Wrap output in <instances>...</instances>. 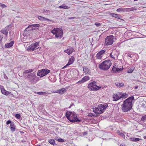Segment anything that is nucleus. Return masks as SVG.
Here are the masks:
<instances>
[{
  "instance_id": "obj_1",
  "label": "nucleus",
  "mask_w": 146,
  "mask_h": 146,
  "mask_svg": "<svg viewBox=\"0 0 146 146\" xmlns=\"http://www.w3.org/2000/svg\"><path fill=\"white\" fill-rule=\"evenodd\" d=\"M134 100L133 96L130 97L126 99L121 105V109L124 112L129 111L132 108L133 102Z\"/></svg>"
},
{
  "instance_id": "obj_2",
  "label": "nucleus",
  "mask_w": 146,
  "mask_h": 146,
  "mask_svg": "<svg viewBox=\"0 0 146 146\" xmlns=\"http://www.w3.org/2000/svg\"><path fill=\"white\" fill-rule=\"evenodd\" d=\"M108 105L106 103H104L98 105L97 106H94L93 107V111L97 114H100L103 113Z\"/></svg>"
},
{
  "instance_id": "obj_3",
  "label": "nucleus",
  "mask_w": 146,
  "mask_h": 146,
  "mask_svg": "<svg viewBox=\"0 0 146 146\" xmlns=\"http://www.w3.org/2000/svg\"><path fill=\"white\" fill-rule=\"evenodd\" d=\"M66 115L67 118L72 122H79L80 121L77 117V115L75 112L68 111L66 113Z\"/></svg>"
},
{
  "instance_id": "obj_4",
  "label": "nucleus",
  "mask_w": 146,
  "mask_h": 146,
  "mask_svg": "<svg viewBox=\"0 0 146 146\" xmlns=\"http://www.w3.org/2000/svg\"><path fill=\"white\" fill-rule=\"evenodd\" d=\"M51 33L55 35V37L57 38H61L63 35V31L60 28H55L51 31Z\"/></svg>"
},
{
  "instance_id": "obj_5",
  "label": "nucleus",
  "mask_w": 146,
  "mask_h": 146,
  "mask_svg": "<svg viewBox=\"0 0 146 146\" xmlns=\"http://www.w3.org/2000/svg\"><path fill=\"white\" fill-rule=\"evenodd\" d=\"M128 94L122 92H117L113 95V100L114 101H117L121 98L124 99L128 96Z\"/></svg>"
},
{
  "instance_id": "obj_6",
  "label": "nucleus",
  "mask_w": 146,
  "mask_h": 146,
  "mask_svg": "<svg viewBox=\"0 0 146 146\" xmlns=\"http://www.w3.org/2000/svg\"><path fill=\"white\" fill-rule=\"evenodd\" d=\"M111 65V61L109 60H106L99 65V68L104 70H108Z\"/></svg>"
},
{
  "instance_id": "obj_7",
  "label": "nucleus",
  "mask_w": 146,
  "mask_h": 146,
  "mask_svg": "<svg viewBox=\"0 0 146 146\" xmlns=\"http://www.w3.org/2000/svg\"><path fill=\"white\" fill-rule=\"evenodd\" d=\"M27 77L29 82L31 83H35L39 80V78L37 77L34 73L29 74Z\"/></svg>"
},
{
  "instance_id": "obj_8",
  "label": "nucleus",
  "mask_w": 146,
  "mask_h": 146,
  "mask_svg": "<svg viewBox=\"0 0 146 146\" xmlns=\"http://www.w3.org/2000/svg\"><path fill=\"white\" fill-rule=\"evenodd\" d=\"M114 36L112 35H110L107 36L105 39L104 44L105 46H109L112 45L114 42Z\"/></svg>"
},
{
  "instance_id": "obj_9",
  "label": "nucleus",
  "mask_w": 146,
  "mask_h": 146,
  "mask_svg": "<svg viewBox=\"0 0 146 146\" xmlns=\"http://www.w3.org/2000/svg\"><path fill=\"white\" fill-rule=\"evenodd\" d=\"M50 72V71L49 70L43 69L38 71L37 75L40 77H42Z\"/></svg>"
},
{
  "instance_id": "obj_10",
  "label": "nucleus",
  "mask_w": 146,
  "mask_h": 146,
  "mask_svg": "<svg viewBox=\"0 0 146 146\" xmlns=\"http://www.w3.org/2000/svg\"><path fill=\"white\" fill-rule=\"evenodd\" d=\"M11 25H8L5 28L1 30V32L3 34L7 36L8 34V31L11 29Z\"/></svg>"
},
{
  "instance_id": "obj_11",
  "label": "nucleus",
  "mask_w": 146,
  "mask_h": 146,
  "mask_svg": "<svg viewBox=\"0 0 146 146\" xmlns=\"http://www.w3.org/2000/svg\"><path fill=\"white\" fill-rule=\"evenodd\" d=\"M40 26L39 24H33L31 25L28 26V27H27L25 30V31L33 30L34 29L33 27H38Z\"/></svg>"
},
{
  "instance_id": "obj_12",
  "label": "nucleus",
  "mask_w": 146,
  "mask_h": 146,
  "mask_svg": "<svg viewBox=\"0 0 146 146\" xmlns=\"http://www.w3.org/2000/svg\"><path fill=\"white\" fill-rule=\"evenodd\" d=\"M105 51L104 50H102L98 52L96 54V58L99 59H102L103 55Z\"/></svg>"
},
{
  "instance_id": "obj_13",
  "label": "nucleus",
  "mask_w": 146,
  "mask_h": 146,
  "mask_svg": "<svg viewBox=\"0 0 146 146\" xmlns=\"http://www.w3.org/2000/svg\"><path fill=\"white\" fill-rule=\"evenodd\" d=\"M89 79L90 78L89 76H86L82 78L81 80H80L76 84H81L86 81H88Z\"/></svg>"
},
{
  "instance_id": "obj_14",
  "label": "nucleus",
  "mask_w": 146,
  "mask_h": 146,
  "mask_svg": "<svg viewBox=\"0 0 146 146\" xmlns=\"http://www.w3.org/2000/svg\"><path fill=\"white\" fill-rule=\"evenodd\" d=\"M95 83V81H93L90 83L88 85V88L92 90L95 91V90H96L95 89V87H94Z\"/></svg>"
},
{
  "instance_id": "obj_15",
  "label": "nucleus",
  "mask_w": 146,
  "mask_h": 146,
  "mask_svg": "<svg viewBox=\"0 0 146 146\" xmlns=\"http://www.w3.org/2000/svg\"><path fill=\"white\" fill-rule=\"evenodd\" d=\"M74 51V49L73 48L71 47L65 50L64 52L67 53L68 55H70Z\"/></svg>"
},
{
  "instance_id": "obj_16",
  "label": "nucleus",
  "mask_w": 146,
  "mask_h": 146,
  "mask_svg": "<svg viewBox=\"0 0 146 146\" xmlns=\"http://www.w3.org/2000/svg\"><path fill=\"white\" fill-rule=\"evenodd\" d=\"M66 91V89L64 88H62L56 91L53 92L55 93H56L61 94H63L64 92Z\"/></svg>"
},
{
  "instance_id": "obj_17",
  "label": "nucleus",
  "mask_w": 146,
  "mask_h": 146,
  "mask_svg": "<svg viewBox=\"0 0 146 146\" xmlns=\"http://www.w3.org/2000/svg\"><path fill=\"white\" fill-rule=\"evenodd\" d=\"M128 10L130 11H132V8H127V9H123L122 8H119L117 9L116 10L117 11L119 12H125V11H127Z\"/></svg>"
},
{
  "instance_id": "obj_18",
  "label": "nucleus",
  "mask_w": 146,
  "mask_h": 146,
  "mask_svg": "<svg viewBox=\"0 0 146 146\" xmlns=\"http://www.w3.org/2000/svg\"><path fill=\"white\" fill-rule=\"evenodd\" d=\"M83 70L84 73L86 74H89L91 73L90 69L86 66L83 67Z\"/></svg>"
},
{
  "instance_id": "obj_19",
  "label": "nucleus",
  "mask_w": 146,
  "mask_h": 146,
  "mask_svg": "<svg viewBox=\"0 0 146 146\" xmlns=\"http://www.w3.org/2000/svg\"><path fill=\"white\" fill-rule=\"evenodd\" d=\"M38 18L40 20V21H52L50 20L49 19H47L46 18H45L44 17L41 16H38Z\"/></svg>"
},
{
  "instance_id": "obj_20",
  "label": "nucleus",
  "mask_w": 146,
  "mask_h": 146,
  "mask_svg": "<svg viewBox=\"0 0 146 146\" xmlns=\"http://www.w3.org/2000/svg\"><path fill=\"white\" fill-rule=\"evenodd\" d=\"M74 58L73 56L71 57L69 59L68 62L67 64V66H69L73 64L74 62Z\"/></svg>"
},
{
  "instance_id": "obj_21",
  "label": "nucleus",
  "mask_w": 146,
  "mask_h": 146,
  "mask_svg": "<svg viewBox=\"0 0 146 146\" xmlns=\"http://www.w3.org/2000/svg\"><path fill=\"white\" fill-rule=\"evenodd\" d=\"M35 49H36V48H35V45L33 44H32L29 46L27 48V50L28 51L31 50H33Z\"/></svg>"
},
{
  "instance_id": "obj_22",
  "label": "nucleus",
  "mask_w": 146,
  "mask_h": 146,
  "mask_svg": "<svg viewBox=\"0 0 146 146\" xmlns=\"http://www.w3.org/2000/svg\"><path fill=\"white\" fill-rule=\"evenodd\" d=\"M110 15L113 17H115L119 19H120L121 17V15L117 14L110 13Z\"/></svg>"
},
{
  "instance_id": "obj_23",
  "label": "nucleus",
  "mask_w": 146,
  "mask_h": 146,
  "mask_svg": "<svg viewBox=\"0 0 146 146\" xmlns=\"http://www.w3.org/2000/svg\"><path fill=\"white\" fill-rule=\"evenodd\" d=\"M94 87H95V89L96 90H99L102 88L101 86L99 85V84L96 81H95Z\"/></svg>"
},
{
  "instance_id": "obj_24",
  "label": "nucleus",
  "mask_w": 146,
  "mask_h": 146,
  "mask_svg": "<svg viewBox=\"0 0 146 146\" xmlns=\"http://www.w3.org/2000/svg\"><path fill=\"white\" fill-rule=\"evenodd\" d=\"M14 43V41H12L10 43H7L5 45V47L6 48H9L12 46Z\"/></svg>"
},
{
  "instance_id": "obj_25",
  "label": "nucleus",
  "mask_w": 146,
  "mask_h": 146,
  "mask_svg": "<svg viewBox=\"0 0 146 146\" xmlns=\"http://www.w3.org/2000/svg\"><path fill=\"white\" fill-rule=\"evenodd\" d=\"M1 91L2 93L5 95H8L9 94H11V93L10 92H8L6 91L4 89H2L1 90Z\"/></svg>"
},
{
  "instance_id": "obj_26",
  "label": "nucleus",
  "mask_w": 146,
  "mask_h": 146,
  "mask_svg": "<svg viewBox=\"0 0 146 146\" xmlns=\"http://www.w3.org/2000/svg\"><path fill=\"white\" fill-rule=\"evenodd\" d=\"M117 67H119V66H117L116 64H115L113 66V68L112 69L111 71L113 73H116V70H117Z\"/></svg>"
},
{
  "instance_id": "obj_27",
  "label": "nucleus",
  "mask_w": 146,
  "mask_h": 146,
  "mask_svg": "<svg viewBox=\"0 0 146 146\" xmlns=\"http://www.w3.org/2000/svg\"><path fill=\"white\" fill-rule=\"evenodd\" d=\"M117 133L118 134V135L122 137L123 138H125V134H126V133H125V132H123V133H121V132L119 131H117Z\"/></svg>"
},
{
  "instance_id": "obj_28",
  "label": "nucleus",
  "mask_w": 146,
  "mask_h": 146,
  "mask_svg": "<svg viewBox=\"0 0 146 146\" xmlns=\"http://www.w3.org/2000/svg\"><path fill=\"white\" fill-rule=\"evenodd\" d=\"M129 140L132 141L137 142L141 139L139 138H136L134 137H131L130 138Z\"/></svg>"
},
{
  "instance_id": "obj_29",
  "label": "nucleus",
  "mask_w": 146,
  "mask_h": 146,
  "mask_svg": "<svg viewBox=\"0 0 146 146\" xmlns=\"http://www.w3.org/2000/svg\"><path fill=\"white\" fill-rule=\"evenodd\" d=\"M36 93L38 94L39 95L43 96L47 95L48 94V93L47 91L38 92Z\"/></svg>"
},
{
  "instance_id": "obj_30",
  "label": "nucleus",
  "mask_w": 146,
  "mask_h": 146,
  "mask_svg": "<svg viewBox=\"0 0 146 146\" xmlns=\"http://www.w3.org/2000/svg\"><path fill=\"white\" fill-rule=\"evenodd\" d=\"M10 128L11 130L12 131L14 132L15 131L16 129L15 126L13 123H12L11 124Z\"/></svg>"
},
{
  "instance_id": "obj_31",
  "label": "nucleus",
  "mask_w": 146,
  "mask_h": 146,
  "mask_svg": "<svg viewBox=\"0 0 146 146\" xmlns=\"http://www.w3.org/2000/svg\"><path fill=\"white\" fill-rule=\"evenodd\" d=\"M115 85L118 87L119 88L123 86L124 85L123 83H120L118 82H117L115 83Z\"/></svg>"
},
{
  "instance_id": "obj_32",
  "label": "nucleus",
  "mask_w": 146,
  "mask_h": 146,
  "mask_svg": "<svg viewBox=\"0 0 146 146\" xmlns=\"http://www.w3.org/2000/svg\"><path fill=\"white\" fill-rule=\"evenodd\" d=\"M34 71V70L32 69H29L28 70H25L23 72V74H27L33 72Z\"/></svg>"
},
{
  "instance_id": "obj_33",
  "label": "nucleus",
  "mask_w": 146,
  "mask_h": 146,
  "mask_svg": "<svg viewBox=\"0 0 146 146\" xmlns=\"http://www.w3.org/2000/svg\"><path fill=\"white\" fill-rule=\"evenodd\" d=\"M43 13L45 15H48L50 13V12L49 10L43 9L42 11Z\"/></svg>"
},
{
  "instance_id": "obj_34",
  "label": "nucleus",
  "mask_w": 146,
  "mask_h": 146,
  "mask_svg": "<svg viewBox=\"0 0 146 146\" xmlns=\"http://www.w3.org/2000/svg\"><path fill=\"white\" fill-rule=\"evenodd\" d=\"M59 8H62L64 9H66L69 8V7H68V6L66 5H61L59 6L58 7Z\"/></svg>"
},
{
  "instance_id": "obj_35",
  "label": "nucleus",
  "mask_w": 146,
  "mask_h": 146,
  "mask_svg": "<svg viewBox=\"0 0 146 146\" xmlns=\"http://www.w3.org/2000/svg\"><path fill=\"white\" fill-rule=\"evenodd\" d=\"M48 141L50 144L52 145H54L55 144V141L53 139H50Z\"/></svg>"
},
{
  "instance_id": "obj_36",
  "label": "nucleus",
  "mask_w": 146,
  "mask_h": 146,
  "mask_svg": "<svg viewBox=\"0 0 146 146\" xmlns=\"http://www.w3.org/2000/svg\"><path fill=\"white\" fill-rule=\"evenodd\" d=\"M134 69L135 68L134 67H132L130 69L128 70L127 71V72L128 73H131L133 71V70H134Z\"/></svg>"
},
{
  "instance_id": "obj_37",
  "label": "nucleus",
  "mask_w": 146,
  "mask_h": 146,
  "mask_svg": "<svg viewBox=\"0 0 146 146\" xmlns=\"http://www.w3.org/2000/svg\"><path fill=\"white\" fill-rule=\"evenodd\" d=\"M39 42H36L33 44H34L35 47V48L37 49V48H36L39 45Z\"/></svg>"
},
{
  "instance_id": "obj_38",
  "label": "nucleus",
  "mask_w": 146,
  "mask_h": 146,
  "mask_svg": "<svg viewBox=\"0 0 146 146\" xmlns=\"http://www.w3.org/2000/svg\"><path fill=\"white\" fill-rule=\"evenodd\" d=\"M0 7L3 8L6 7L7 6L5 4L0 3Z\"/></svg>"
},
{
  "instance_id": "obj_39",
  "label": "nucleus",
  "mask_w": 146,
  "mask_h": 146,
  "mask_svg": "<svg viewBox=\"0 0 146 146\" xmlns=\"http://www.w3.org/2000/svg\"><path fill=\"white\" fill-rule=\"evenodd\" d=\"M146 120V115L142 117L141 119V120L142 121H144Z\"/></svg>"
},
{
  "instance_id": "obj_40",
  "label": "nucleus",
  "mask_w": 146,
  "mask_h": 146,
  "mask_svg": "<svg viewBox=\"0 0 146 146\" xmlns=\"http://www.w3.org/2000/svg\"><path fill=\"white\" fill-rule=\"evenodd\" d=\"M15 116L17 118L19 119H20L21 117V116L18 113L16 114Z\"/></svg>"
},
{
  "instance_id": "obj_41",
  "label": "nucleus",
  "mask_w": 146,
  "mask_h": 146,
  "mask_svg": "<svg viewBox=\"0 0 146 146\" xmlns=\"http://www.w3.org/2000/svg\"><path fill=\"white\" fill-rule=\"evenodd\" d=\"M57 141L59 142H64V140L63 139H61V138H60L57 140Z\"/></svg>"
},
{
  "instance_id": "obj_42",
  "label": "nucleus",
  "mask_w": 146,
  "mask_h": 146,
  "mask_svg": "<svg viewBox=\"0 0 146 146\" xmlns=\"http://www.w3.org/2000/svg\"><path fill=\"white\" fill-rule=\"evenodd\" d=\"M123 68H119V67H117V70H116V72H117L119 71H120L122 70H123Z\"/></svg>"
},
{
  "instance_id": "obj_43",
  "label": "nucleus",
  "mask_w": 146,
  "mask_h": 146,
  "mask_svg": "<svg viewBox=\"0 0 146 146\" xmlns=\"http://www.w3.org/2000/svg\"><path fill=\"white\" fill-rule=\"evenodd\" d=\"M94 114L93 113H89L88 114V116H91V117H94Z\"/></svg>"
},
{
  "instance_id": "obj_44",
  "label": "nucleus",
  "mask_w": 146,
  "mask_h": 146,
  "mask_svg": "<svg viewBox=\"0 0 146 146\" xmlns=\"http://www.w3.org/2000/svg\"><path fill=\"white\" fill-rule=\"evenodd\" d=\"M11 123H11V121L10 120H9L7 121L6 123V124L8 125L10 123L11 124Z\"/></svg>"
},
{
  "instance_id": "obj_45",
  "label": "nucleus",
  "mask_w": 146,
  "mask_h": 146,
  "mask_svg": "<svg viewBox=\"0 0 146 146\" xmlns=\"http://www.w3.org/2000/svg\"><path fill=\"white\" fill-rule=\"evenodd\" d=\"M141 105L143 108H144L145 107V104L144 103H143L141 104Z\"/></svg>"
},
{
  "instance_id": "obj_46",
  "label": "nucleus",
  "mask_w": 146,
  "mask_h": 146,
  "mask_svg": "<svg viewBox=\"0 0 146 146\" xmlns=\"http://www.w3.org/2000/svg\"><path fill=\"white\" fill-rule=\"evenodd\" d=\"M95 25H96L97 26H99L100 25V23H95Z\"/></svg>"
},
{
  "instance_id": "obj_47",
  "label": "nucleus",
  "mask_w": 146,
  "mask_h": 146,
  "mask_svg": "<svg viewBox=\"0 0 146 146\" xmlns=\"http://www.w3.org/2000/svg\"><path fill=\"white\" fill-rule=\"evenodd\" d=\"M83 134L84 135H86L87 134V133L86 132H83Z\"/></svg>"
},
{
  "instance_id": "obj_48",
  "label": "nucleus",
  "mask_w": 146,
  "mask_h": 146,
  "mask_svg": "<svg viewBox=\"0 0 146 146\" xmlns=\"http://www.w3.org/2000/svg\"><path fill=\"white\" fill-rule=\"evenodd\" d=\"M75 18V17H69L68 18V19H74Z\"/></svg>"
},
{
  "instance_id": "obj_49",
  "label": "nucleus",
  "mask_w": 146,
  "mask_h": 146,
  "mask_svg": "<svg viewBox=\"0 0 146 146\" xmlns=\"http://www.w3.org/2000/svg\"><path fill=\"white\" fill-rule=\"evenodd\" d=\"M3 38L2 35H0V41Z\"/></svg>"
},
{
  "instance_id": "obj_50",
  "label": "nucleus",
  "mask_w": 146,
  "mask_h": 146,
  "mask_svg": "<svg viewBox=\"0 0 146 146\" xmlns=\"http://www.w3.org/2000/svg\"><path fill=\"white\" fill-rule=\"evenodd\" d=\"M110 56L112 58H115V57L112 55V54H110Z\"/></svg>"
},
{
  "instance_id": "obj_51",
  "label": "nucleus",
  "mask_w": 146,
  "mask_h": 146,
  "mask_svg": "<svg viewBox=\"0 0 146 146\" xmlns=\"http://www.w3.org/2000/svg\"><path fill=\"white\" fill-rule=\"evenodd\" d=\"M127 56L129 57H130L131 58H132V56H131V55L129 54H127Z\"/></svg>"
},
{
  "instance_id": "obj_52",
  "label": "nucleus",
  "mask_w": 146,
  "mask_h": 146,
  "mask_svg": "<svg viewBox=\"0 0 146 146\" xmlns=\"http://www.w3.org/2000/svg\"><path fill=\"white\" fill-rule=\"evenodd\" d=\"M73 105V104H72L71 105H70V107H69V108H71V106H72V105Z\"/></svg>"
},
{
  "instance_id": "obj_53",
  "label": "nucleus",
  "mask_w": 146,
  "mask_h": 146,
  "mask_svg": "<svg viewBox=\"0 0 146 146\" xmlns=\"http://www.w3.org/2000/svg\"><path fill=\"white\" fill-rule=\"evenodd\" d=\"M120 146H125L124 145L121 144L120 145Z\"/></svg>"
},
{
  "instance_id": "obj_54",
  "label": "nucleus",
  "mask_w": 146,
  "mask_h": 146,
  "mask_svg": "<svg viewBox=\"0 0 146 146\" xmlns=\"http://www.w3.org/2000/svg\"><path fill=\"white\" fill-rule=\"evenodd\" d=\"M67 66V64H66V66H64V67L63 68H66Z\"/></svg>"
},
{
  "instance_id": "obj_55",
  "label": "nucleus",
  "mask_w": 146,
  "mask_h": 146,
  "mask_svg": "<svg viewBox=\"0 0 146 146\" xmlns=\"http://www.w3.org/2000/svg\"><path fill=\"white\" fill-rule=\"evenodd\" d=\"M125 134H125H126V136H128V135H127V133H126V134Z\"/></svg>"
},
{
  "instance_id": "obj_56",
  "label": "nucleus",
  "mask_w": 146,
  "mask_h": 146,
  "mask_svg": "<svg viewBox=\"0 0 146 146\" xmlns=\"http://www.w3.org/2000/svg\"><path fill=\"white\" fill-rule=\"evenodd\" d=\"M144 138L145 139H146V136H144Z\"/></svg>"
},
{
  "instance_id": "obj_57",
  "label": "nucleus",
  "mask_w": 146,
  "mask_h": 146,
  "mask_svg": "<svg viewBox=\"0 0 146 146\" xmlns=\"http://www.w3.org/2000/svg\"><path fill=\"white\" fill-rule=\"evenodd\" d=\"M137 88H138V87H137V86H136V87H135V89H137Z\"/></svg>"
},
{
  "instance_id": "obj_58",
  "label": "nucleus",
  "mask_w": 146,
  "mask_h": 146,
  "mask_svg": "<svg viewBox=\"0 0 146 146\" xmlns=\"http://www.w3.org/2000/svg\"><path fill=\"white\" fill-rule=\"evenodd\" d=\"M138 0H134V1H138Z\"/></svg>"
}]
</instances>
